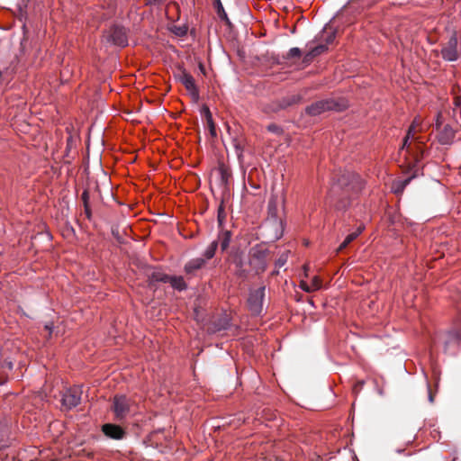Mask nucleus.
I'll list each match as a JSON object with an SVG mask.
<instances>
[{
	"mask_svg": "<svg viewBox=\"0 0 461 461\" xmlns=\"http://www.w3.org/2000/svg\"><path fill=\"white\" fill-rule=\"evenodd\" d=\"M260 230L266 242H274L284 234V221L283 219L267 218L260 227Z\"/></svg>",
	"mask_w": 461,
	"mask_h": 461,
	"instance_id": "f257e3e1",
	"label": "nucleus"
},
{
	"mask_svg": "<svg viewBox=\"0 0 461 461\" xmlns=\"http://www.w3.org/2000/svg\"><path fill=\"white\" fill-rule=\"evenodd\" d=\"M338 184L345 193H352V194H358L365 185L361 177L354 172L342 174L338 180Z\"/></svg>",
	"mask_w": 461,
	"mask_h": 461,
	"instance_id": "f03ea898",
	"label": "nucleus"
},
{
	"mask_svg": "<svg viewBox=\"0 0 461 461\" xmlns=\"http://www.w3.org/2000/svg\"><path fill=\"white\" fill-rule=\"evenodd\" d=\"M285 206V195L280 191L273 192L267 203V217L274 219H283Z\"/></svg>",
	"mask_w": 461,
	"mask_h": 461,
	"instance_id": "7ed1b4c3",
	"label": "nucleus"
},
{
	"mask_svg": "<svg viewBox=\"0 0 461 461\" xmlns=\"http://www.w3.org/2000/svg\"><path fill=\"white\" fill-rule=\"evenodd\" d=\"M345 107L346 104L339 105L333 100H321L308 106L306 108V112L311 115L316 116L328 110L340 111L343 110Z\"/></svg>",
	"mask_w": 461,
	"mask_h": 461,
	"instance_id": "20e7f679",
	"label": "nucleus"
},
{
	"mask_svg": "<svg viewBox=\"0 0 461 461\" xmlns=\"http://www.w3.org/2000/svg\"><path fill=\"white\" fill-rule=\"evenodd\" d=\"M265 286L252 290L248 300L249 307L253 314H260L263 310Z\"/></svg>",
	"mask_w": 461,
	"mask_h": 461,
	"instance_id": "39448f33",
	"label": "nucleus"
},
{
	"mask_svg": "<svg viewBox=\"0 0 461 461\" xmlns=\"http://www.w3.org/2000/svg\"><path fill=\"white\" fill-rule=\"evenodd\" d=\"M265 251L260 248H253L250 251V258L249 261V267L254 270L255 273L262 272L267 267V262L265 259Z\"/></svg>",
	"mask_w": 461,
	"mask_h": 461,
	"instance_id": "423d86ee",
	"label": "nucleus"
},
{
	"mask_svg": "<svg viewBox=\"0 0 461 461\" xmlns=\"http://www.w3.org/2000/svg\"><path fill=\"white\" fill-rule=\"evenodd\" d=\"M104 39L106 42L120 47H124L128 44L126 32L122 27L115 26L112 28L105 33Z\"/></svg>",
	"mask_w": 461,
	"mask_h": 461,
	"instance_id": "0eeeda50",
	"label": "nucleus"
},
{
	"mask_svg": "<svg viewBox=\"0 0 461 461\" xmlns=\"http://www.w3.org/2000/svg\"><path fill=\"white\" fill-rule=\"evenodd\" d=\"M82 390L79 386L67 389L62 395V404L67 409H71L79 404Z\"/></svg>",
	"mask_w": 461,
	"mask_h": 461,
	"instance_id": "6e6552de",
	"label": "nucleus"
},
{
	"mask_svg": "<svg viewBox=\"0 0 461 461\" xmlns=\"http://www.w3.org/2000/svg\"><path fill=\"white\" fill-rule=\"evenodd\" d=\"M130 404L125 396H116L113 402V411L117 419H123L129 412Z\"/></svg>",
	"mask_w": 461,
	"mask_h": 461,
	"instance_id": "1a4fd4ad",
	"label": "nucleus"
},
{
	"mask_svg": "<svg viewBox=\"0 0 461 461\" xmlns=\"http://www.w3.org/2000/svg\"><path fill=\"white\" fill-rule=\"evenodd\" d=\"M457 41L456 37H451L448 41V43L446 47H444L441 50L442 57L445 60L447 61H455L457 59V50H456Z\"/></svg>",
	"mask_w": 461,
	"mask_h": 461,
	"instance_id": "9d476101",
	"label": "nucleus"
},
{
	"mask_svg": "<svg viewBox=\"0 0 461 461\" xmlns=\"http://www.w3.org/2000/svg\"><path fill=\"white\" fill-rule=\"evenodd\" d=\"M104 434L113 439H121L123 437V430L114 424H104L102 428Z\"/></svg>",
	"mask_w": 461,
	"mask_h": 461,
	"instance_id": "9b49d317",
	"label": "nucleus"
},
{
	"mask_svg": "<svg viewBox=\"0 0 461 461\" xmlns=\"http://www.w3.org/2000/svg\"><path fill=\"white\" fill-rule=\"evenodd\" d=\"M455 138V132L449 125H445L442 130L439 131L438 140L442 145H449L453 142Z\"/></svg>",
	"mask_w": 461,
	"mask_h": 461,
	"instance_id": "f8f14e48",
	"label": "nucleus"
},
{
	"mask_svg": "<svg viewBox=\"0 0 461 461\" xmlns=\"http://www.w3.org/2000/svg\"><path fill=\"white\" fill-rule=\"evenodd\" d=\"M179 80L181 81V83L185 86V88L190 92V94L193 96H194V97L198 96V91L195 86L194 80L190 74L183 72L179 77Z\"/></svg>",
	"mask_w": 461,
	"mask_h": 461,
	"instance_id": "ddd939ff",
	"label": "nucleus"
},
{
	"mask_svg": "<svg viewBox=\"0 0 461 461\" xmlns=\"http://www.w3.org/2000/svg\"><path fill=\"white\" fill-rule=\"evenodd\" d=\"M205 264V259L197 258L191 259L189 262H187L185 266V271L186 274L193 275L197 271L198 269L202 268L203 265Z\"/></svg>",
	"mask_w": 461,
	"mask_h": 461,
	"instance_id": "4468645a",
	"label": "nucleus"
},
{
	"mask_svg": "<svg viewBox=\"0 0 461 461\" xmlns=\"http://www.w3.org/2000/svg\"><path fill=\"white\" fill-rule=\"evenodd\" d=\"M321 287V280L318 276H314L311 283H306L304 280H301L300 288L306 293H312L319 290Z\"/></svg>",
	"mask_w": 461,
	"mask_h": 461,
	"instance_id": "2eb2a0df",
	"label": "nucleus"
},
{
	"mask_svg": "<svg viewBox=\"0 0 461 461\" xmlns=\"http://www.w3.org/2000/svg\"><path fill=\"white\" fill-rule=\"evenodd\" d=\"M234 264L236 265L237 267V274L240 276H243L245 273L249 271V269L246 267V262L242 255L235 256Z\"/></svg>",
	"mask_w": 461,
	"mask_h": 461,
	"instance_id": "dca6fc26",
	"label": "nucleus"
},
{
	"mask_svg": "<svg viewBox=\"0 0 461 461\" xmlns=\"http://www.w3.org/2000/svg\"><path fill=\"white\" fill-rule=\"evenodd\" d=\"M326 50L325 45H319L315 48H313L312 50H310L308 53L304 56V62L309 63L315 56L320 55L321 53L324 52Z\"/></svg>",
	"mask_w": 461,
	"mask_h": 461,
	"instance_id": "f3484780",
	"label": "nucleus"
},
{
	"mask_svg": "<svg viewBox=\"0 0 461 461\" xmlns=\"http://www.w3.org/2000/svg\"><path fill=\"white\" fill-rule=\"evenodd\" d=\"M363 230L362 227L357 228V230L350 234H348L344 241L340 244L338 250H342L345 249L351 241H353Z\"/></svg>",
	"mask_w": 461,
	"mask_h": 461,
	"instance_id": "a211bd4d",
	"label": "nucleus"
},
{
	"mask_svg": "<svg viewBox=\"0 0 461 461\" xmlns=\"http://www.w3.org/2000/svg\"><path fill=\"white\" fill-rule=\"evenodd\" d=\"M167 282L170 283L174 288L180 291L184 290L186 287L184 279L180 276H169Z\"/></svg>",
	"mask_w": 461,
	"mask_h": 461,
	"instance_id": "6ab92c4d",
	"label": "nucleus"
},
{
	"mask_svg": "<svg viewBox=\"0 0 461 461\" xmlns=\"http://www.w3.org/2000/svg\"><path fill=\"white\" fill-rule=\"evenodd\" d=\"M418 124H419L418 120H414L412 124L410 126V128L408 130V132H407V135H406V137L404 138V140H403L402 149L407 146L408 141L410 140L413 139L414 133H415V128H416V126Z\"/></svg>",
	"mask_w": 461,
	"mask_h": 461,
	"instance_id": "aec40b11",
	"label": "nucleus"
},
{
	"mask_svg": "<svg viewBox=\"0 0 461 461\" xmlns=\"http://www.w3.org/2000/svg\"><path fill=\"white\" fill-rule=\"evenodd\" d=\"M219 239L221 240V248L222 250H225L230 242V231L226 230L220 234Z\"/></svg>",
	"mask_w": 461,
	"mask_h": 461,
	"instance_id": "412c9836",
	"label": "nucleus"
},
{
	"mask_svg": "<svg viewBox=\"0 0 461 461\" xmlns=\"http://www.w3.org/2000/svg\"><path fill=\"white\" fill-rule=\"evenodd\" d=\"M149 278L151 279L152 282L160 281L167 283L169 279V276L158 271H152V273L149 275Z\"/></svg>",
	"mask_w": 461,
	"mask_h": 461,
	"instance_id": "4be33fe9",
	"label": "nucleus"
},
{
	"mask_svg": "<svg viewBox=\"0 0 461 461\" xmlns=\"http://www.w3.org/2000/svg\"><path fill=\"white\" fill-rule=\"evenodd\" d=\"M205 114H206V120H207V123H208V126H209V129H210V133L212 137H215L216 136V129H215V124L212 121V113L211 112L209 111L208 108L205 109Z\"/></svg>",
	"mask_w": 461,
	"mask_h": 461,
	"instance_id": "5701e85b",
	"label": "nucleus"
},
{
	"mask_svg": "<svg viewBox=\"0 0 461 461\" xmlns=\"http://www.w3.org/2000/svg\"><path fill=\"white\" fill-rule=\"evenodd\" d=\"M226 149L229 151V149H233L235 155L240 158H241V150L240 144L235 139H232L229 146L225 144Z\"/></svg>",
	"mask_w": 461,
	"mask_h": 461,
	"instance_id": "b1692460",
	"label": "nucleus"
},
{
	"mask_svg": "<svg viewBox=\"0 0 461 461\" xmlns=\"http://www.w3.org/2000/svg\"><path fill=\"white\" fill-rule=\"evenodd\" d=\"M460 339V335L457 331L452 330L447 333V339H446V347L450 343H457Z\"/></svg>",
	"mask_w": 461,
	"mask_h": 461,
	"instance_id": "393cba45",
	"label": "nucleus"
},
{
	"mask_svg": "<svg viewBox=\"0 0 461 461\" xmlns=\"http://www.w3.org/2000/svg\"><path fill=\"white\" fill-rule=\"evenodd\" d=\"M217 249V242L216 241H212L205 249L204 251V257H205V259H210L212 258L214 254H215V250Z\"/></svg>",
	"mask_w": 461,
	"mask_h": 461,
	"instance_id": "a878e982",
	"label": "nucleus"
},
{
	"mask_svg": "<svg viewBox=\"0 0 461 461\" xmlns=\"http://www.w3.org/2000/svg\"><path fill=\"white\" fill-rule=\"evenodd\" d=\"M215 6H216V9H217L218 15L221 19L225 20L226 22H229V19L227 17V14H226L223 6H222V4H221V0H216L215 1Z\"/></svg>",
	"mask_w": 461,
	"mask_h": 461,
	"instance_id": "bb28decb",
	"label": "nucleus"
},
{
	"mask_svg": "<svg viewBox=\"0 0 461 461\" xmlns=\"http://www.w3.org/2000/svg\"><path fill=\"white\" fill-rule=\"evenodd\" d=\"M410 180H411V177L405 179L404 181L395 183L393 186V192L394 193L402 192L403 190V188L409 184Z\"/></svg>",
	"mask_w": 461,
	"mask_h": 461,
	"instance_id": "cd10ccee",
	"label": "nucleus"
},
{
	"mask_svg": "<svg viewBox=\"0 0 461 461\" xmlns=\"http://www.w3.org/2000/svg\"><path fill=\"white\" fill-rule=\"evenodd\" d=\"M287 258H288L287 252L282 254L276 262V267H277V268L283 267L285 265Z\"/></svg>",
	"mask_w": 461,
	"mask_h": 461,
	"instance_id": "c85d7f7f",
	"label": "nucleus"
},
{
	"mask_svg": "<svg viewBox=\"0 0 461 461\" xmlns=\"http://www.w3.org/2000/svg\"><path fill=\"white\" fill-rule=\"evenodd\" d=\"M301 55V50L299 48H291L289 52H288V58H295V57H299Z\"/></svg>",
	"mask_w": 461,
	"mask_h": 461,
	"instance_id": "c756f323",
	"label": "nucleus"
},
{
	"mask_svg": "<svg viewBox=\"0 0 461 461\" xmlns=\"http://www.w3.org/2000/svg\"><path fill=\"white\" fill-rule=\"evenodd\" d=\"M217 173L221 176V184L222 185H226L227 184V177H226V173H225L224 168L222 167H219L218 170H217Z\"/></svg>",
	"mask_w": 461,
	"mask_h": 461,
	"instance_id": "7c9ffc66",
	"label": "nucleus"
},
{
	"mask_svg": "<svg viewBox=\"0 0 461 461\" xmlns=\"http://www.w3.org/2000/svg\"><path fill=\"white\" fill-rule=\"evenodd\" d=\"M172 32L177 36H183L186 33V29L182 27H174Z\"/></svg>",
	"mask_w": 461,
	"mask_h": 461,
	"instance_id": "2f4dec72",
	"label": "nucleus"
},
{
	"mask_svg": "<svg viewBox=\"0 0 461 461\" xmlns=\"http://www.w3.org/2000/svg\"><path fill=\"white\" fill-rule=\"evenodd\" d=\"M88 193L86 191H85L83 194H82V199L84 201V204L86 205L88 204Z\"/></svg>",
	"mask_w": 461,
	"mask_h": 461,
	"instance_id": "473e14b6",
	"label": "nucleus"
},
{
	"mask_svg": "<svg viewBox=\"0 0 461 461\" xmlns=\"http://www.w3.org/2000/svg\"><path fill=\"white\" fill-rule=\"evenodd\" d=\"M229 326V321H225L222 324L216 327L217 330H225Z\"/></svg>",
	"mask_w": 461,
	"mask_h": 461,
	"instance_id": "72a5a7b5",
	"label": "nucleus"
},
{
	"mask_svg": "<svg viewBox=\"0 0 461 461\" xmlns=\"http://www.w3.org/2000/svg\"><path fill=\"white\" fill-rule=\"evenodd\" d=\"M441 124H442L441 114L438 113V116H437V119H436V127H437L438 130H439V127H440Z\"/></svg>",
	"mask_w": 461,
	"mask_h": 461,
	"instance_id": "f704fd0d",
	"label": "nucleus"
},
{
	"mask_svg": "<svg viewBox=\"0 0 461 461\" xmlns=\"http://www.w3.org/2000/svg\"><path fill=\"white\" fill-rule=\"evenodd\" d=\"M45 329L50 331V334H51L53 332L54 326L52 323H46Z\"/></svg>",
	"mask_w": 461,
	"mask_h": 461,
	"instance_id": "c9c22d12",
	"label": "nucleus"
},
{
	"mask_svg": "<svg viewBox=\"0 0 461 461\" xmlns=\"http://www.w3.org/2000/svg\"><path fill=\"white\" fill-rule=\"evenodd\" d=\"M268 130L273 131V132H277L279 131V129L277 128V126L276 125H270L268 126Z\"/></svg>",
	"mask_w": 461,
	"mask_h": 461,
	"instance_id": "e433bc0d",
	"label": "nucleus"
},
{
	"mask_svg": "<svg viewBox=\"0 0 461 461\" xmlns=\"http://www.w3.org/2000/svg\"><path fill=\"white\" fill-rule=\"evenodd\" d=\"M85 211H86V214L87 218H90V210H89L88 204L85 205Z\"/></svg>",
	"mask_w": 461,
	"mask_h": 461,
	"instance_id": "4c0bfd02",
	"label": "nucleus"
},
{
	"mask_svg": "<svg viewBox=\"0 0 461 461\" xmlns=\"http://www.w3.org/2000/svg\"><path fill=\"white\" fill-rule=\"evenodd\" d=\"M303 270H304V276H307L308 274H307V271H308V267L307 266H304L303 267Z\"/></svg>",
	"mask_w": 461,
	"mask_h": 461,
	"instance_id": "58836bf2",
	"label": "nucleus"
},
{
	"mask_svg": "<svg viewBox=\"0 0 461 461\" xmlns=\"http://www.w3.org/2000/svg\"><path fill=\"white\" fill-rule=\"evenodd\" d=\"M455 104L456 106H459L460 105V100L459 99H456V102H455Z\"/></svg>",
	"mask_w": 461,
	"mask_h": 461,
	"instance_id": "ea45409f",
	"label": "nucleus"
},
{
	"mask_svg": "<svg viewBox=\"0 0 461 461\" xmlns=\"http://www.w3.org/2000/svg\"><path fill=\"white\" fill-rule=\"evenodd\" d=\"M429 401L432 402L433 401V398L431 395H429Z\"/></svg>",
	"mask_w": 461,
	"mask_h": 461,
	"instance_id": "a19ab883",
	"label": "nucleus"
},
{
	"mask_svg": "<svg viewBox=\"0 0 461 461\" xmlns=\"http://www.w3.org/2000/svg\"><path fill=\"white\" fill-rule=\"evenodd\" d=\"M339 208L342 209V208H344V205H339Z\"/></svg>",
	"mask_w": 461,
	"mask_h": 461,
	"instance_id": "79ce46f5",
	"label": "nucleus"
}]
</instances>
